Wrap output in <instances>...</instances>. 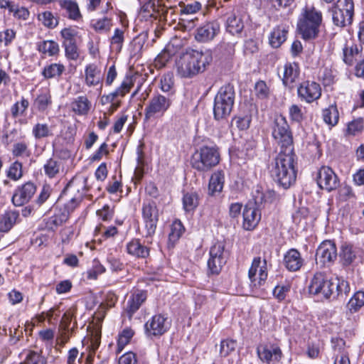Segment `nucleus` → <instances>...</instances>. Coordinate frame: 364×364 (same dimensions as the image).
Here are the masks:
<instances>
[{"label": "nucleus", "mask_w": 364, "mask_h": 364, "mask_svg": "<svg viewBox=\"0 0 364 364\" xmlns=\"http://www.w3.org/2000/svg\"><path fill=\"white\" fill-rule=\"evenodd\" d=\"M323 23L322 12L314 5L306 4L301 10L296 23V31L305 41L318 38Z\"/></svg>", "instance_id": "2"}, {"label": "nucleus", "mask_w": 364, "mask_h": 364, "mask_svg": "<svg viewBox=\"0 0 364 364\" xmlns=\"http://www.w3.org/2000/svg\"><path fill=\"white\" fill-rule=\"evenodd\" d=\"M60 168V161L53 159H50L44 165L45 173L49 178H53L59 173Z\"/></svg>", "instance_id": "48"}, {"label": "nucleus", "mask_w": 364, "mask_h": 364, "mask_svg": "<svg viewBox=\"0 0 364 364\" xmlns=\"http://www.w3.org/2000/svg\"><path fill=\"white\" fill-rule=\"evenodd\" d=\"M173 46L167 45L164 50L154 59V66L158 68H162L171 59L174 55Z\"/></svg>", "instance_id": "35"}, {"label": "nucleus", "mask_w": 364, "mask_h": 364, "mask_svg": "<svg viewBox=\"0 0 364 364\" xmlns=\"http://www.w3.org/2000/svg\"><path fill=\"white\" fill-rule=\"evenodd\" d=\"M363 119L358 118L353 120L348 124L347 133L351 135H356L361 132L363 129Z\"/></svg>", "instance_id": "56"}, {"label": "nucleus", "mask_w": 364, "mask_h": 364, "mask_svg": "<svg viewBox=\"0 0 364 364\" xmlns=\"http://www.w3.org/2000/svg\"><path fill=\"white\" fill-rule=\"evenodd\" d=\"M220 30V26L218 21L206 22L196 29L195 38L198 42H208L219 33Z\"/></svg>", "instance_id": "16"}, {"label": "nucleus", "mask_w": 364, "mask_h": 364, "mask_svg": "<svg viewBox=\"0 0 364 364\" xmlns=\"http://www.w3.org/2000/svg\"><path fill=\"white\" fill-rule=\"evenodd\" d=\"M261 219L259 210L253 204L245 205L243 210L242 227L246 230H252L258 225Z\"/></svg>", "instance_id": "20"}, {"label": "nucleus", "mask_w": 364, "mask_h": 364, "mask_svg": "<svg viewBox=\"0 0 364 364\" xmlns=\"http://www.w3.org/2000/svg\"><path fill=\"white\" fill-rule=\"evenodd\" d=\"M144 326L146 335L152 337L164 334L169 328L170 323L166 320H148Z\"/></svg>", "instance_id": "24"}, {"label": "nucleus", "mask_w": 364, "mask_h": 364, "mask_svg": "<svg viewBox=\"0 0 364 364\" xmlns=\"http://www.w3.org/2000/svg\"><path fill=\"white\" fill-rule=\"evenodd\" d=\"M340 257L343 265L350 264L355 259V252L353 250V246L347 244L343 245Z\"/></svg>", "instance_id": "42"}, {"label": "nucleus", "mask_w": 364, "mask_h": 364, "mask_svg": "<svg viewBox=\"0 0 364 364\" xmlns=\"http://www.w3.org/2000/svg\"><path fill=\"white\" fill-rule=\"evenodd\" d=\"M332 19L334 25L346 27L350 25L354 16V1L337 0L332 7Z\"/></svg>", "instance_id": "8"}, {"label": "nucleus", "mask_w": 364, "mask_h": 364, "mask_svg": "<svg viewBox=\"0 0 364 364\" xmlns=\"http://www.w3.org/2000/svg\"><path fill=\"white\" fill-rule=\"evenodd\" d=\"M299 67L296 63H287L284 66L283 77L282 78L283 84L291 89L299 76Z\"/></svg>", "instance_id": "21"}, {"label": "nucleus", "mask_w": 364, "mask_h": 364, "mask_svg": "<svg viewBox=\"0 0 364 364\" xmlns=\"http://www.w3.org/2000/svg\"><path fill=\"white\" fill-rule=\"evenodd\" d=\"M237 342L232 339H225L221 341L220 346V355L222 357H227L232 352L235 351Z\"/></svg>", "instance_id": "51"}, {"label": "nucleus", "mask_w": 364, "mask_h": 364, "mask_svg": "<svg viewBox=\"0 0 364 364\" xmlns=\"http://www.w3.org/2000/svg\"><path fill=\"white\" fill-rule=\"evenodd\" d=\"M21 364H46V360L39 353L31 351L26 355L25 360Z\"/></svg>", "instance_id": "55"}, {"label": "nucleus", "mask_w": 364, "mask_h": 364, "mask_svg": "<svg viewBox=\"0 0 364 364\" xmlns=\"http://www.w3.org/2000/svg\"><path fill=\"white\" fill-rule=\"evenodd\" d=\"M184 232V228L180 220H175L171 227V232L168 235V240L171 242H176Z\"/></svg>", "instance_id": "50"}, {"label": "nucleus", "mask_w": 364, "mask_h": 364, "mask_svg": "<svg viewBox=\"0 0 364 364\" xmlns=\"http://www.w3.org/2000/svg\"><path fill=\"white\" fill-rule=\"evenodd\" d=\"M156 3L157 0H149L141 6V12L144 14V17H151L154 18Z\"/></svg>", "instance_id": "57"}, {"label": "nucleus", "mask_w": 364, "mask_h": 364, "mask_svg": "<svg viewBox=\"0 0 364 364\" xmlns=\"http://www.w3.org/2000/svg\"><path fill=\"white\" fill-rule=\"evenodd\" d=\"M225 174L223 171H216L210 176L208 184V193L211 196L220 193L223 188Z\"/></svg>", "instance_id": "29"}, {"label": "nucleus", "mask_w": 364, "mask_h": 364, "mask_svg": "<svg viewBox=\"0 0 364 364\" xmlns=\"http://www.w3.org/2000/svg\"><path fill=\"white\" fill-rule=\"evenodd\" d=\"M235 90L232 85H226L220 87L215 97L213 113L216 120L225 119L232 109L235 102Z\"/></svg>", "instance_id": "5"}, {"label": "nucleus", "mask_w": 364, "mask_h": 364, "mask_svg": "<svg viewBox=\"0 0 364 364\" xmlns=\"http://www.w3.org/2000/svg\"><path fill=\"white\" fill-rule=\"evenodd\" d=\"M51 95L49 91L46 90L41 93L36 97L34 105L36 106L38 110L43 112L48 108V107L51 104Z\"/></svg>", "instance_id": "46"}, {"label": "nucleus", "mask_w": 364, "mask_h": 364, "mask_svg": "<svg viewBox=\"0 0 364 364\" xmlns=\"http://www.w3.org/2000/svg\"><path fill=\"white\" fill-rule=\"evenodd\" d=\"M134 331L129 328H124L119 335L117 341V352L120 353L124 346L127 345L134 336Z\"/></svg>", "instance_id": "49"}, {"label": "nucleus", "mask_w": 364, "mask_h": 364, "mask_svg": "<svg viewBox=\"0 0 364 364\" xmlns=\"http://www.w3.org/2000/svg\"><path fill=\"white\" fill-rule=\"evenodd\" d=\"M142 218L145 225L146 237H151L156 232L159 220V210L154 202L143 204Z\"/></svg>", "instance_id": "10"}, {"label": "nucleus", "mask_w": 364, "mask_h": 364, "mask_svg": "<svg viewBox=\"0 0 364 364\" xmlns=\"http://www.w3.org/2000/svg\"><path fill=\"white\" fill-rule=\"evenodd\" d=\"M296 155L294 151H279L271 169L274 180L284 188H289L296 181Z\"/></svg>", "instance_id": "1"}, {"label": "nucleus", "mask_w": 364, "mask_h": 364, "mask_svg": "<svg viewBox=\"0 0 364 364\" xmlns=\"http://www.w3.org/2000/svg\"><path fill=\"white\" fill-rule=\"evenodd\" d=\"M102 321V320H89L87 330L88 335L90 336L91 346L93 350H95L100 343Z\"/></svg>", "instance_id": "25"}, {"label": "nucleus", "mask_w": 364, "mask_h": 364, "mask_svg": "<svg viewBox=\"0 0 364 364\" xmlns=\"http://www.w3.org/2000/svg\"><path fill=\"white\" fill-rule=\"evenodd\" d=\"M65 48V56L70 60H77L79 57L76 42L63 45Z\"/></svg>", "instance_id": "61"}, {"label": "nucleus", "mask_w": 364, "mask_h": 364, "mask_svg": "<svg viewBox=\"0 0 364 364\" xmlns=\"http://www.w3.org/2000/svg\"><path fill=\"white\" fill-rule=\"evenodd\" d=\"M337 257V249L334 242L331 240L323 242L317 248L316 260L326 264L333 262Z\"/></svg>", "instance_id": "17"}, {"label": "nucleus", "mask_w": 364, "mask_h": 364, "mask_svg": "<svg viewBox=\"0 0 364 364\" xmlns=\"http://www.w3.org/2000/svg\"><path fill=\"white\" fill-rule=\"evenodd\" d=\"M124 28H115L114 34L110 39V43L120 51L124 41Z\"/></svg>", "instance_id": "52"}, {"label": "nucleus", "mask_w": 364, "mask_h": 364, "mask_svg": "<svg viewBox=\"0 0 364 364\" xmlns=\"http://www.w3.org/2000/svg\"><path fill=\"white\" fill-rule=\"evenodd\" d=\"M91 107V102L86 96H79L71 102L72 110L78 115H85Z\"/></svg>", "instance_id": "33"}, {"label": "nucleus", "mask_w": 364, "mask_h": 364, "mask_svg": "<svg viewBox=\"0 0 364 364\" xmlns=\"http://www.w3.org/2000/svg\"><path fill=\"white\" fill-rule=\"evenodd\" d=\"M32 134L36 139H40L53 136L48 124L46 123H37L32 129Z\"/></svg>", "instance_id": "43"}, {"label": "nucleus", "mask_w": 364, "mask_h": 364, "mask_svg": "<svg viewBox=\"0 0 364 364\" xmlns=\"http://www.w3.org/2000/svg\"><path fill=\"white\" fill-rule=\"evenodd\" d=\"M119 364H136V355L132 352L124 353L119 358Z\"/></svg>", "instance_id": "64"}, {"label": "nucleus", "mask_w": 364, "mask_h": 364, "mask_svg": "<svg viewBox=\"0 0 364 364\" xmlns=\"http://www.w3.org/2000/svg\"><path fill=\"white\" fill-rule=\"evenodd\" d=\"M112 26V19L108 17L97 19L92 23V28L99 33L108 32Z\"/></svg>", "instance_id": "53"}, {"label": "nucleus", "mask_w": 364, "mask_h": 364, "mask_svg": "<svg viewBox=\"0 0 364 364\" xmlns=\"http://www.w3.org/2000/svg\"><path fill=\"white\" fill-rule=\"evenodd\" d=\"M272 129V137L280 146V151H294L293 135L286 118L282 115L276 116Z\"/></svg>", "instance_id": "6"}, {"label": "nucleus", "mask_w": 364, "mask_h": 364, "mask_svg": "<svg viewBox=\"0 0 364 364\" xmlns=\"http://www.w3.org/2000/svg\"><path fill=\"white\" fill-rule=\"evenodd\" d=\"M12 154L16 157L22 156L23 155L28 156L29 150L28 145L25 142H17L13 146Z\"/></svg>", "instance_id": "62"}, {"label": "nucleus", "mask_w": 364, "mask_h": 364, "mask_svg": "<svg viewBox=\"0 0 364 364\" xmlns=\"http://www.w3.org/2000/svg\"><path fill=\"white\" fill-rule=\"evenodd\" d=\"M323 346L321 341L318 338H310L307 343L306 354L311 359L317 358L320 353V350Z\"/></svg>", "instance_id": "41"}, {"label": "nucleus", "mask_w": 364, "mask_h": 364, "mask_svg": "<svg viewBox=\"0 0 364 364\" xmlns=\"http://www.w3.org/2000/svg\"><path fill=\"white\" fill-rule=\"evenodd\" d=\"M333 282L323 272H316L309 285V292L314 295H321L328 299L333 293L335 287Z\"/></svg>", "instance_id": "9"}, {"label": "nucleus", "mask_w": 364, "mask_h": 364, "mask_svg": "<svg viewBox=\"0 0 364 364\" xmlns=\"http://www.w3.org/2000/svg\"><path fill=\"white\" fill-rule=\"evenodd\" d=\"M58 2L60 8L65 11V17L75 21L82 20V15L75 0H58Z\"/></svg>", "instance_id": "22"}, {"label": "nucleus", "mask_w": 364, "mask_h": 364, "mask_svg": "<svg viewBox=\"0 0 364 364\" xmlns=\"http://www.w3.org/2000/svg\"><path fill=\"white\" fill-rule=\"evenodd\" d=\"M6 176L13 181H18L23 176V166L18 161L11 163L8 170Z\"/></svg>", "instance_id": "45"}, {"label": "nucleus", "mask_w": 364, "mask_h": 364, "mask_svg": "<svg viewBox=\"0 0 364 364\" xmlns=\"http://www.w3.org/2000/svg\"><path fill=\"white\" fill-rule=\"evenodd\" d=\"M36 191V185L31 181L18 186L12 197V203L15 206H21L27 203Z\"/></svg>", "instance_id": "15"}, {"label": "nucleus", "mask_w": 364, "mask_h": 364, "mask_svg": "<svg viewBox=\"0 0 364 364\" xmlns=\"http://www.w3.org/2000/svg\"><path fill=\"white\" fill-rule=\"evenodd\" d=\"M257 353L259 359L267 364L279 361L282 356L280 348L276 345L260 344L257 348Z\"/></svg>", "instance_id": "19"}, {"label": "nucleus", "mask_w": 364, "mask_h": 364, "mask_svg": "<svg viewBox=\"0 0 364 364\" xmlns=\"http://www.w3.org/2000/svg\"><path fill=\"white\" fill-rule=\"evenodd\" d=\"M29 106L28 100L22 97L19 102H16L11 107V113L13 118L16 119L19 116L23 115Z\"/></svg>", "instance_id": "47"}, {"label": "nucleus", "mask_w": 364, "mask_h": 364, "mask_svg": "<svg viewBox=\"0 0 364 364\" xmlns=\"http://www.w3.org/2000/svg\"><path fill=\"white\" fill-rule=\"evenodd\" d=\"M289 27L279 25L274 28L269 37V43L273 48H279L287 40Z\"/></svg>", "instance_id": "30"}, {"label": "nucleus", "mask_w": 364, "mask_h": 364, "mask_svg": "<svg viewBox=\"0 0 364 364\" xmlns=\"http://www.w3.org/2000/svg\"><path fill=\"white\" fill-rule=\"evenodd\" d=\"M102 75L101 70L95 64H89L85 70V82L88 87L100 85L102 87Z\"/></svg>", "instance_id": "23"}, {"label": "nucleus", "mask_w": 364, "mask_h": 364, "mask_svg": "<svg viewBox=\"0 0 364 364\" xmlns=\"http://www.w3.org/2000/svg\"><path fill=\"white\" fill-rule=\"evenodd\" d=\"M323 121L328 125L333 127L337 124L339 119V114L336 105H330L323 110Z\"/></svg>", "instance_id": "39"}, {"label": "nucleus", "mask_w": 364, "mask_h": 364, "mask_svg": "<svg viewBox=\"0 0 364 364\" xmlns=\"http://www.w3.org/2000/svg\"><path fill=\"white\" fill-rule=\"evenodd\" d=\"M363 306H364V291H358L347 304V309L353 313L358 311Z\"/></svg>", "instance_id": "40"}, {"label": "nucleus", "mask_w": 364, "mask_h": 364, "mask_svg": "<svg viewBox=\"0 0 364 364\" xmlns=\"http://www.w3.org/2000/svg\"><path fill=\"white\" fill-rule=\"evenodd\" d=\"M236 126L240 130H245L249 128L252 121V115L250 114H240L233 119Z\"/></svg>", "instance_id": "54"}, {"label": "nucleus", "mask_w": 364, "mask_h": 364, "mask_svg": "<svg viewBox=\"0 0 364 364\" xmlns=\"http://www.w3.org/2000/svg\"><path fill=\"white\" fill-rule=\"evenodd\" d=\"M77 31L71 27L63 28L60 31V35L63 38V45L76 42L75 37L77 36Z\"/></svg>", "instance_id": "58"}, {"label": "nucleus", "mask_w": 364, "mask_h": 364, "mask_svg": "<svg viewBox=\"0 0 364 364\" xmlns=\"http://www.w3.org/2000/svg\"><path fill=\"white\" fill-rule=\"evenodd\" d=\"M79 203V199L76 198H72L67 203L63 210H60L53 217L49 218L48 225L50 229H54L62 225L69 218L70 212H72Z\"/></svg>", "instance_id": "18"}, {"label": "nucleus", "mask_w": 364, "mask_h": 364, "mask_svg": "<svg viewBox=\"0 0 364 364\" xmlns=\"http://www.w3.org/2000/svg\"><path fill=\"white\" fill-rule=\"evenodd\" d=\"M65 70V66L61 63H51L44 67L42 75L46 79L59 77Z\"/></svg>", "instance_id": "36"}, {"label": "nucleus", "mask_w": 364, "mask_h": 364, "mask_svg": "<svg viewBox=\"0 0 364 364\" xmlns=\"http://www.w3.org/2000/svg\"><path fill=\"white\" fill-rule=\"evenodd\" d=\"M18 213L15 210L6 211L0 217V232H8L16 223Z\"/></svg>", "instance_id": "34"}, {"label": "nucleus", "mask_w": 364, "mask_h": 364, "mask_svg": "<svg viewBox=\"0 0 364 364\" xmlns=\"http://www.w3.org/2000/svg\"><path fill=\"white\" fill-rule=\"evenodd\" d=\"M255 92L257 97L266 99L269 94V90L264 81L259 80L255 85Z\"/></svg>", "instance_id": "60"}, {"label": "nucleus", "mask_w": 364, "mask_h": 364, "mask_svg": "<svg viewBox=\"0 0 364 364\" xmlns=\"http://www.w3.org/2000/svg\"><path fill=\"white\" fill-rule=\"evenodd\" d=\"M146 291L143 290L136 289L132 292L126 307L128 316H132V314L139 309L141 304L146 299Z\"/></svg>", "instance_id": "26"}, {"label": "nucleus", "mask_w": 364, "mask_h": 364, "mask_svg": "<svg viewBox=\"0 0 364 364\" xmlns=\"http://www.w3.org/2000/svg\"><path fill=\"white\" fill-rule=\"evenodd\" d=\"M38 50L43 54L54 56L58 54L60 48L54 41H43L38 44Z\"/></svg>", "instance_id": "37"}, {"label": "nucleus", "mask_w": 364, "mask_h": 364, "mask_svg": "<svg viewBox=\"0 0 364 364\" xmlns=\"http://www.w3.org/2000/svg\"><path fill=\"white\" fill-rule=\"evenodd\" d=\"M127 251L128 254L137 258H146L149 255V249L138 239H133L127 244Z\"/></svg>", "instance_id": "28"}, {"label": "nucleus", "mask_w": 364, "mask_h": 364, "mask_svg": "<svg viewBox=\"0 0 364 364\" xmlns=\"http://www.w3.org/2000/svg\"><path fill=\"white\" fill-rule=\"evenodd\" d=\"M199 203L198 195L196 192H188L183 197V205L186 212L195 210Z\"/></svg>", "instance_id": "38"}, {"label": "nucleus", "mask_w": 364, "mask_h": 364, "mask_svg": "<svg viewBox=\"0 0 364 364\" xmlns=\"http://www.w3.org/2000/svg\"><path fill=\"white\" fill-rule=\"evenodd\" d=\"M212 60L208 53L196 50H188L176 61L177 73L181 77H192L203 73Z\"/></svg>", "instance_id": "3"}, {"label": "nucleus", "mask_w": 364, "mask_h": 364, "mask_svg": "<svg viewBox=\"0 0 364 364\" xmlns=\"http://www.w3.org/2000/svg\"><path fill=\"white\" fill-rule=\"evenodd\" d=\"M226 31L232 35L240 34L244 28V23L242 18L232 14L229 16L225 22Z\"/></svg>", "instance_id": "32"}, {"label": "nucleus", "mask_w": 364, "mask_h": 364, "mask_svg": "<svg viewBox=\"0 0 364 364\" xmlns=\"http://www.w3.org/2000/svg\"><path fill=\"white\" fill-rule=\"evenodd\" d=\"M285 267L291 272L299 270L303 265V259L299 252L295 249L289 250L284 259Z\"/></svg>", "instance_id": "27"}, {"label": "nucleus", "mask_w": 364, "mask_h": 364, "mask_svg": "<svg viewBox=\"0 0 364 364\" xmlns=\"http://www.w3.org/2000/svg\"><path fill=\"white\" fill-rule=\"evenodd\" d=\"M220 162V154L216 146H203L191 157L192 167L198 171L206 172Z\"/></svg>", "instance_id": "4"}, {"label": "nucleus", "mask_w": 364, "mask_h": 364, "mask_svg": "<svg viewBox=\"0 0 364 364\" xmlns=\"http://www.w3.org/2000/svg\"><path fill=\"white\" fill-rule=\"evenodd\" d=\"M297 92L301 100L311 103L321 97V88L317 82L306 81L300 85Z\"/></svg>", "instance_id": "14"}, {"label": "nucleus", "mask_w": 364, "mask_h": 364, "mask_svg": "<svg viewBox=\"0 0 364 364\" xmlns=\"http://www.w3.org/2000/svg\"><path fill=\"white\" fill-rule=\"evenodd\" d=\"M289 114L290 119L296 122H301L304 119V114L301 107L292 105L289 107Z\"/></svg>", "instance_id": "59"}, {"label": "nucleus", "mask_w": 364, "mask_h": 364, "mask_svg": "<svg viewBox=\"0 0 364 364\" xmlns=\"http://www.w3.org/2000/svg\"><path fill=\"white\" fill-rule=\"evenodd\" d=\"M248 277L252 286H261L267 278V264L266 259L261 260V257H255L248 272Z\"/></svg>", "instance_id": "11"}, {"label": "nucleus", "mask_w": 364, "mask_h": 364, "mask_svg": "<svg viewBox=\"0 0 364 364\" xmlns=\"http://www.w3.org/2000/svg\"><path fill=\"white\" fill-rule=\"evenodd\" d=\"M173 93L154 94L144 109V119L149 121L162 117L173 103Z\"/></svg>", "instance_id": "7"}, {"label": "nucleus", "mask_w": 364, "mask_h": 364, "mask_svg": "<svg viewBox=\"0 0 364 364\" xmlns=\"http://www.w3.org/2000/svg\"><path fill=\"white\" fill-rule=\"evenodd\" d=\"M134 82L132 78L129 76H126L120 86L116 89L115 91L111 92L108 95L104 97L106 99L107 102H113L116 97L120 96L124 97L128 93L131 88L133 87Z\"/></svg>", "instance_id": "31"}, {"label": "nucleus", "mask_w": 364, "mask_h": 364, "mask_svg": "<svg viewBox=\"0 0 364 364\" xmlns=\"http://www.w3.org/2000/svg\"><path fill=\"white\" fill-rule=\"evenodd\" d=\"M316 178L319 188L328 192L336 189L339 186L338 176L329 166L321 167Z\"/></svg>", "instance_id": "12"}, {"label": "nucleus", "mask_w": 364, "mask_h": 364, "mask_svg": "<svg viewBox=\"0 0 364 364\" xmlns=\"http://www.w3.org/2000/svg\"><path fill=\"white\" fill-rule=\"evenodd\" d=\"M38 18L44 26L48 28H54L58 25V18L48 11L39 14Z\"/></svg>", "instance_id": "44"}, {"label": "nucleus", "mask_w": 364, "mask_h": 364, "mask_svg": "<svg viewBox=\"0 0 364 364\" xmlns=\"http://www.w3.org/2000/svg\"><path fill=\"white\" fill-rule=\"evenodd\" d=\"M333 286L335 287L338 295L347 294L350 290L349 282L343 279H338L336 283L333 282Z\"/></svg>", "instance_id": "63"}, {"label": "nucleus", "mask_w": 364, "mask_h": 364, "mask_svg": "<svg viewBox=\"0 0 364 364\" xmlns=\"http://www.w3.org/2000/svg\"><path fill=\"white\" fill-rule=\"evenodd\" d=\"M225 262L224 245L219 242L215 243L210 250V258L208 261L209 271L213 274H218Z\"/></svg>", "instance_id": "13"}]
</instances>
